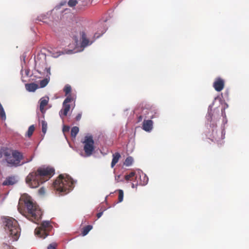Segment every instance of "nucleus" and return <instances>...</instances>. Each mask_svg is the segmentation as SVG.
<instances>
[{
    "mask_svg": "<svg viewBox=\"0 0 249 249\" xmlns=\"http://www.w3.org/2000/svg\"><path fill=\"white\" fill-rule=\"evenodd\" d=\"M52 228L49 221H43L40 226L35 230V233L38 237L44 239L49 235V232Z\"/></svg>",
    "mask_w": 249,
    "mask_h": 249,
    "instance_id": "nucleus-7",
    "label": "nucleus"
},
{
    "mask_svg": "<svg viewBox=\"0 0 249 249\" xmlns=\"http://www.w3.org/2000/svg\"><path fill=\"white\" fill-rule=\"evenodd\" d=\"M69 130V127L64 126L63 128V131H68Z\"/></svg>",
    "mask_w": 249,
    "mask_h": 249,
    "instance_id": "nucleus-35",
    "label": "nucleus"
},
{
    "mask_svg": "<svg viewBox=\"0 0 249 249\" xmlns=\"http://www.w3.org/2000/svg\"><path fill=\"white\" fill-rule=\"evenodd\" d=\"M49 81L47 78H45L40 81L39 85L40 88L45 87L48 83Z\"/></svg>",
    "mask_w": 249,
    "mask_h": 249,
    "instance_id": "nucleus-25",
    "label": "nucleus"
},
{
    "mask_svg": "<svg viewBox=\"0 0 249 249\" xmlns=\"http://www.w3.org/2000/svg\"><path fill=\"white\" fill-rule=\"evenodd\" d=\"M26 210L22 213L29 220L37 223L41 217L42 211L39 207L33 202L30 198H27L24 201Z\"/></svg>",
    "mask_w": 249,
    "mask_h": 249,
    "instance_id": "nucleus-4",
    "label": "nucleus"
},
{
    "mask_svg": "<svg viewBox=\"0 0 249 249\" xmlns=\"http://www.w3.org/2000/svg\"><path fill=\"white\" fill-rule=\"evenodd\" d=\"M82 143L84 144V150L86 156H90L95 149L93 137L91 135L86 136Z\"/></svg>",
    "mask_w": 249,
    "mask_h": 249,
    "instance_id": "nucleus-6",
    "label": "nucleus"
},
{
    "mask_svg": "<svg viewBox=\"0 0 249 249\" xmlns=\"http://www.w3.org/2000/svg\"><path fill=\"white\" fill-rule=\"evenodd\" d=\"M42 65L45 66L44 67V69H43V66L42 67V68H39V69H40V72H41V71L42 70V71H46L48 73H49V74H50V69L49 68H48L47 67H46V63L45 62H42Z\"/></svg>",
    "mask_w": 249,
    "mask_h": 249,
    "instance_id": "nucleus-28",
    "label": "nucleus"
},
{
    "mask_svg": "<svg viewBox=\"0 0 249 249\" xmlns=\"http://www.w3.org/2000/svg\"><path fill=\"white\" fill-rule=\"evenodd\" d=\"M148 181V178L145 175H143V182L142 183V185H144L147 183Z\"/></svg>",
    "mask_w": 249,
    "mask_h": 249,
    "instance_id": "nucleus-32",
    "label": "nucleus"
},
{
    "mask_svg": "<svg viewBox=\"0 0 249 249\" xmlns=\"http://www.w3.org/2000/svg\"><path fill=\"white\" fill-rule=\"evenodd\" d=\"M71 90V86L69 85H67L65 86L64 89V91L65 93V96H68L69 95L71 94L70 93Z\"/></svg>",
    "mask_w": 249,
    "mask_h": 249,
    "instance_id": "nucleus-21",
    "label": "nucleus"
},
{
    "mask_svg": "<svg viewBox=\"0 0 249 249\" xmlns=\"http://www.w3.org/2000/svg\"><path fill=\"white\" fill-rule=\"evenodd\" d=\"M0 118L2 120H5L6 118V114L2 105L0 103Z\"/></svg>",
    "mask_w": 249,
    "mask_h": 249,
    "instance_id": "nucleus-18",
    "label": "nucleus"
},
{
    "mask_svg": "<svg viewBox=\"0 0 249 249\" xmlns=\"http://www.w3.org/2000/svg\"><path fill=\"white\" fill-rule=\"evenodd\" d=\"M4 157L9 166L17 167L32 160V158L26 160H24L22 152L18 150H13L7 147H0V159Z\"/></svg>",
    "mask_w": 249,
    "mask_h": 249,
    "instance_id": "nucleus-2",
    "label": "nucleus"
},
{
    "mask_svg": "<svg viewBox=\"0 0 249 249\" xmlns=\"http://www.w3.org/2000/svg\"><path fill=\"white\" fill-rule=\"evenodd\" d=\"M49 99L48 98H42L40 100V106L39 108L40 110L42 113H43L44 111V107L46 106L48 103Z\"/></svg>",
    "mask_w": 249,
    "mask_h": 249,
    "instance_id": "nucleus-15",
    "label": "nucleus"
},
{
    "mask_svg": "<svg viewBox=\"0 0 249 249\" xmlns=\"http://www.w3.org/2000/svg\"><path fill=\"white\" fill-rule=\"evenodd\" d=\"M79 128L77 126H74L71 129V135L73 138H75L79 132Z\"/></svg>",
    "mask_w": 249,
    "mask_h": 249,
    "instance_id": "nucleus-19",
    "label": "nucleus"
},
{
    "mask_svg": "<svg viewBox=\"0 0 249 249\" xmlns=\"http://www.w3.org/2000/svg\"><path fill=\"white\" fill-rule=\"evenodd\" d=\"M36 65H38V66H40V63H38V61L37 60H36Z\"/></svg>",
    "mask_w": 249,
    "mask_h": 249,
    "instance_id": "nucleus-39",
    "label": "nucleus"
},
{
    "mask_svg": "<svg viewBox=\"0 0 249 249\" xmlns=\"http://www.w3.org/2000/svg\"><path fill=\"white\" fill-rule=\"evenodd\" d=\"M135 175V173L133 172L130 173L128 175L125 176V179L126 180H131V178H133Z\"/></svg>",
    "mask_w": 249,
    "mask_h": 249,
    "instance_id": "nucleus-29",
    "label": "nucleus"
},
{
    "mask_svg": "<svg viewBox=\"0 0 249 249\" xmlns=\"http://www.w3.org/2000/svg\"><path fill=\"white\" fill-rule=\"evenodd\" d=\"M75 98L71 95H69L63 103V108L59 111V115L62 119L66 117L70 110L71 106L69 103L74 101Z\"/></svg>",
    "mask_w": 249,
    "mask_h": 249,
    "instance_id": "nucleus-8",
    "label": "nucleus"
},
{
    "mask_svg": "<svg viewBox=\"0 0 249 249\" xmlns=\"http://www.w3.org/2000/svg\"><path fill=\"white\" fill-rule=\"evenodd\" d=\"M113 159L111 163V168H113L115 164L118 162L119 159L121 158V155L118 152H116L112 155Z\"/></svg>",
    "mask_w": 249,
    "mask_h": 249,
    "instance_id": "nucleus-16",
    "label": "nucleus"
},
{
    "mask_svg": "<svg viewBox=\"0 0 249 249\" xmlns=\"http://www.w3.org/2000/svg\"><path fill=\"white\" fill-rule=\"evenodd\" d=\"M5 241L7 242L8 243L3 242L2 244V248L3 249H11L12 246L10 245L11 243L9 242V240H5Z\"/></svg>",
    "mask_w": 249,
    "mask_h": 249,
    "instance_id": "nucleus-23",
    "label": "nucleus"
},
{
    "mask_svg": "<svg viewBox=\"0 0 249 249\" xmlns=\"http://www.w3.org/2000/svg\"><path fill=\"white\" fill-rule=\"evenodd\" d=\"M79 35L81 39V46L82 47L84 48L91 44V43H90L89 40L87 38L86 35L84 32H80Z\"/></svg>",
    "mask_w": 249,
    "mask_h": 249,
    "instance_id": "nucleus-11",
    "label": "nucleus"
},
{
    "mask_svg": "<svg viewBox=\"0 0 249 249\" xmlns=\"http://www.w3.org/2000/svg\"><path fill=\"white\" fill-rule=\"evenodd\" d=\"M73 39L75 41V43H76V45H77L78 44V38L77 36H73Z\"/></svg>",
    "mask_w": 249,
    "mask_h": 249,
    "instance_id": "nucleus-34",
    "label": "nucleus"
},
{
    "mask_svg": "<svg viewBox=\"0 0 249 249\" xmlns=\"http://www.w3.org/2000/svg\"><path fill=\"white\" fill-rule=\"evenodd\" d=\"M92 229V226L91 225H88L84 227L82 231V234L83 236L86 235Z\"/></svg>",
    "mask_w": 249,
    "mask_h": 249,
    "instance_id": "nucleus-17",
    "label": "nucleus"
},
{
    "mask_svg": "<svg viewBox=\"0 0 249 249\" xmlns=\"http://www.w3.org/2000/svg\"><path fill=\"white\" fill-rule=\"evenodd\" d=\"M225 82L223 79L218 77L216 78L213 83V87L217 91H221L224 88Z\"/></svg>",
    "mask_w": 249,
    "mask_h": 249,
    "instance_id": "nucleus-10",
    "label": "nucleus"
},
{
    "mask_svg": "<svg viewBox=\"0 0 249 249\" xmlns=\"http://www.w3.org/2000/svg\"><path fill=\"white\" fill-rule=\"evenodd\" d=\"M153 121L151 120H144L143 122L142 128L147 132L150 131L153 128Z\"/></svg>",
    "mask_w": 249,
    "mask_h": 249,
    "instance_id": "nucleus-12",
    "label": "nucleus"
},
{
    "mask_svg": "<svg viewBox=\"0 0 249 249\" xmlns=\"http://www.w3.org/2000/svg\"><path fill=\"white\" fill-rule=\"evenodd\" d=\"M3 225L9 236L11 237L12 242L17 241L20 234V229L18 221L14 218L9 216L1 217Z\"/></svg>",
    "mask_w": 249,
    "mask_h": 249,
    "instance_id": "nucleus-3",
    "label": "nucleus"
},
{
    "mask_svg": "<svg viewBox=\"0 0 249 249\" xmlns=\"http://www.w3.org/2000/svg\"><path fill=\"white\" fill-rule=\"evenodd\" d=\"M142 119V116L140 115L139 117H138V122H141Z\"/></svg>",
    "mask_w": 249,
    "mask_h": 249,
    "instance_id": "nucleus-38",
    "label": "nucleus"
},
{
    "mask_svg": "<svg viewBox=\"0 0 249 249\" xmlns=\"http://www.w3.org/2000/svg\"><path fill=\"white\" fill-rule=\"evenodd\" d=\"M42 131V132L45 134L46 132L47 129V123L45 121H41Z\"/></svg>",
    "mask_w": 249,
    "mask_h": 249,
    "instance_id": "nucleus-24",
    "label": "nucleus"
},
{
    "mask_svg": "<svg viewBox=\"0 0 249 249\" xmlns=\"http://www.w3.org/2000/svg\"><path fill=\"white\" fill-rule=\"evenodd\" d=\"M120 175H118L115 177V180L117 181V182H118L120 181Z\"/></svg>",
    "mask_w": 249,
    "mask_h": 249,
    "instance_id": "nucleus-37",
    "label": "nucleus"
},
{
    "mask_svg": "<svg viewBox=\"0 0 249 249\" xmlns=\"http://www.w3.org/2000/svg\"><path fill=\"white\" fill-rule=\"evenodd\" d=\"M77 3L78 2L76 0H69L68 4L70 7H72L75 6Z\"/></svg>",
    "mask_w": 249,
    "mask_h": 249,
    "instance_id": "nucleus-27",
    "label": "nucleus"
},
{
    "mask_svg": "<svg viewBox=\"0 0 249 249\" xmlns=\"http://www.w3.org/2000/svg\"><path fill=\"white\" fill-rule=\"evenodd\" d=\"M35 128L34 125H32L29 126L27 132V135L28 137H30L33 135V133L35 131Z\"/></svg>",
    "mask_w": 249,
    "mask_h": 249,
    "instance_id": "nucleus-22",
    "label": "nucleus"
},
{
    "mask_svg": "<svg viewBox=\"0 0 249 249\" xmlns=\"http://www.w3.org/2000/svg\"><path fill=\"white\" fill-rule=\"evenodd\" d=\"M55 170L49 166L38 167L30 173L26 178V183L31 188H36L50 179L54 174Z\"/></svg>",
    "mask_w": 249,
    "mask_h": 249,
    "instance_id": "nucleus-1",
    "label": "nucleus"
},
{
    "mask_svg": "<svg viewBox=\"0 0 249 249\" xmlns=\"http://www.w3.org/2000/svg\"><path fill=\"white\" fill-rule=\"evenodd\" d=\"M38 193L40 195H43L45 193V189L44 187H41L38 190Z\"/></svg>",
    "mask_w": 249,
    "mask_h": 249,
    "instance_id": "nucleus-31",
    "label": "nucleus"
},
{
    "mask_svg": "<svg viewBox=\"0 0 249 249\" xmlns=\"http://www.w3.org/2000/svg\"><path fill=\"white\" fill-rule=\"evenodd\" d=\"M57 244L55 243L50 244L47 248V249H56Z\"/></svg>",
    "mask_w": 249,
    "mask_h": 249,
    "instance_id": "nucleus-30",
    "label": "nucleus"
},
{
    "mask_svg": "<svg viewBox=\"0 0 249 249\" xmlns=\"http://www.w3.org/2000/svg\"><path fill=\"white\" fill-rule=\"evenodd\" d=\"M81 117H82V113H78V114L76 115V117H75V120H76L77 121H79V120L81 119Z\"/></svg>",
    "mask_w": 249,
    "mask_h": 249,
    "instance_id": "nucleus-33",
    "label": "nucleus"
},
{
    "mask_svg": "<svg viewBox=\"0 0 249 249\" xmlns=\"http://www.w3.org/2000/svg\"><path fill=\"white\" fill-rule=\"evenodd\" d=\"M17 182V180L14 177H8L2 182L3 186L13 185Z\"/></svg>",
    "mask_w": 249,
    "mask_h": 249,
    "instance_id": "nucleus-13",
    "label": "nucleus"
},
{
    "mask_svg": "<svg viewBox=\"0 0 249 249\" xmlns=\"http://www.w3.org/2000/svg\"><path fill=\"white\" fill-rule=\"evenodd\" d=\"M118 193V202H121L124 198V192L122 190H119Z\"/></svg>",
    "mask_w": 249,
    "mask_h": 249,
    "instance_id": "nucleus-26",
    "label": "nucleus"
},
{
    "mask_svg": "<svg viewBox=\"0 0 249 249\" xmlns=\"http://www.w3.org/2000/svg\"><path fill=\"white\" fill-rule=\"evenodd\" d=\"M154 117H154L153 115H152V116H150V118H151V119H153Z\"/></svg>",
    "mask_w": 249,
    "mask_h": 249,
    "instance_id": "nucleus-40",
    "label": "nucleus"
},
{
    "mask_svg": "<svg viewBox=\"0 0 249 249\" xmlns=\"http://www.w3.org/2000/svg\"><path fill=\"white\" fill-rule=\"evenodd\" d=\"M103 214V212H100V213H98L97 214V217L98 218H99Z\"/></svg>",
    "mask_w": 249,
    "mask_h": 249,
    "instance_id": "nucleus-36",
    "label": "nucleus"
},
{
    "mask_svg": "<svg viewBox=\"0 0 249 249\" xmlns=\"http://www.w3.org/2000/svg\"><path fill=\"white\" fill-rule=\"evenodd\" d=\"M73 180L66 174H61L53 183L55 190L60 193L67 194L73 188Z\"/></svg>",
    "mask_w": 249,
    "mask_h": 249,
    "instance_id": "nucleus-5",
    "label": "nucleus"
},
{
    "mask_svg": "<svg viewBox=\"0 0 249 249\" xmlns=\"http://www.w3.org/2000/svg\"><path fill=\"white\" fill-rule=\"evenodd\" d=\"M213 141L220 142V144H222L223 143L222 141L225 138L224 130L220 129L215 131H213Z\"/></svg>",
    "mask_w": 249,
    "mask_h": 249,
    "instance_id": "nucleus-9",
    "label": "nucleus"
},
{
    "mask_svg": "<svg viewBox=\"0 0 249 249\" xmlns=\"http://www.w3.org/2000/svg\"><path fill=\"white\" fill-rule=\"evenodd\" d=\"M133 162V159L131 157H128L124 162V165L126 166H129L132 165Z\"/></svg>",
    "mask_w": 249,
    "mask_h": 249,
    "instance_id": "nucleus-20",
    "label": "nucleus"
},
{
    "mask_svg": "<svg viewBox=\"0 0 249 249\" xmlns=\"http://www.w3.org/2000/svg\"><path fill=\"white\" fill-rule=\"evenodd\" d=\"M26 89L30 92H34L38 88V85L35 83L25 84Z\"/></svg>",
    "mask_w": 249,
    "mask_h": 249,
    "instance_id": "nucleus-14",
    "label": "nucleus"
}]
</instances>
